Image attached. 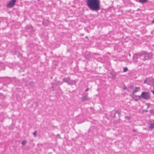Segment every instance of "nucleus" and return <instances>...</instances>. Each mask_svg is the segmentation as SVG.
<instances>
[{"mask_svg":"<svg viewBox=\"0 0 154 154\" xmlns=\"http://www.w3.org/2000/svg\"><path fill=\"white\" fill-rule=\"evenodd\" d=\"M99 0H87V5L92 11H97L100 9Z\"/></svg>","mask_w":154,"mask_h":154,"instance_id":"1","label":"nucleus"},{"mask_svg":"<svg viewBox=\"0 0 154 154\" xmlns=\"http://www.w3.org/2000/svg\"><path fill=\"white\" fill-rule=\"evenodd\" d=\"M141 58L143 60H148L152 58V56L151 53H147L145 51H143L139 54Z\"/></svg>","mask_w":154,"mask_h":154,"instance_id":"2","label":"nucleus"},{"mask_svg":"<svg viewBox=\"0 0 154 154\" xmlns=\"http://www.w3.org/2000/svg\"><path fill=\"white\" fill-rule=\"evenodd\" d=\"M139 87H136L135 89L134 90L132 93V95H134L135 93H136L137 92L139 91Z\"/></svg>","mask_w":154,"mask_h":154,"instance_id":"7","label":"nucleus"},{"mask_svg":"<svg viewBox=\"0 0 154 154\" xmlns=\"http://www.w3.org/2000/svg\"><path fill=\"white\" fill-rule=\"evenodd\" d=\"M141 97V96H138V98H139V99H140Z\"/></svg>","mask_w":154,"mask_h":154,"instance_id":"25","label":"nucleus"},{"mask_svg":"<svg viewBox=\"0 0 154 154\" xmlns=\"http://www.w3.org/2000/svg\"><path fill=\"white\" fill-rule=\"evenodd\" d=\"M128 69L127 67H125L124 68V72H126L128 71Z\"/></svg>","mask_w":154,"mask_h":154,"instance_id":"14","label":"nucleus"},{"mask_svg":"<svg viewBox=\"0 0 154 154\" xmlns=\"http://www.w3.org/2000/svg\"><path fill=\"white\" fill-rule=\"evenodd\" d=\"M52 91H54V89H53Z\"/></svg>","mask_w":154,"mask_h":154,"instance_id":"31","label":"nucleus"},{"mask_svg":"<svg viewBox=\"0 0 154 154\" xmlns=\"http://www.w3.org/2000/svg\"><path fill=\"white\" fill-rule=\"evenodd\" d=\"M152 93L153 94H154V91H152Z\"/></svg>","mask_w":154,"mask_h":154,"instance_id":"28","label":"nucleus"},{"mask_svg":"<svg viewBox=\"0 0 154 154\" xmlns=\"http://www.w3.org/2000/svg\"><path fill=\"white\" fill-rule=\"evenodd\" d=\"M30 29L32 30V26H31L30 27Z\"/></svg>","mask_w":154,"mask_h":154,"instance_id":"24","label":"nucleus"},{"mask_svg":"<svg viewBox=\"0 0 154 154\" xmlns=\"http://www.w3.org/2000/svg\"><path fill=\"white\" fill-rule=\"evenodd\" d=\"M81 101L83 102H85L88 100V97H87L86 96H83L81 98Z\"/></svg>","mask_w":154,"mask_h":154,"instance_id":"8","label":"nucleus"},{"mask_svg":"<svg viewBox=\"0 0 154 154\" xmlns=\"http://www.w3.org/2000/svg\"><path fill=\"white\" fill-rule=\"evenodd\" d=\"M132 131L133 132H136L137 131H136V130L135 129H133V130H132Z\"/></svg>","mask_w":154,"mask_h":154,"instance_id":"22","label":"nucleus"},{"mask_svg":"<svg viewBox=\"0 0 154 154\" xmlns=\"http://www.w3.org/2000/svg\"><path fill=\"white\" fill-rule=\"evenodd\" d=\"M110 74L111 75V76H114V75L112 73H110Z\"/></svg>","mask_w":154,"mask_h":154,"instance_id":"20","label":"nucleus"},{"mask_svg":"<svg viewBox=\"0 0 154 154\" xmlns=\"http://www.w3.org/2000/svg\"><path fill=\"white\" fill-rule=\"evenodd\" d=\"M37 131H35L33 133V134L34 135V136H35V137H36L37 136Z\"/></svg>","mask_w":154,"mask_h":154,"instance_id":"15","label":"nucleus"},{"mask_svg":"<svg viewBox=\"0 0 154 154\" xmlns=\"http://www.w3.org/2000/svg\"><path fill=\"white\" fill-rule=\"evenodd\" d=\"M146 2V0H139V2L142 4L145 3Z\"/></svg>","mask_w":154,"mask_h":154,"instance_id":"12","label":"nucleus"},{"mask_svg":"<svg viewBox=\"0 0 154 154\" xmlns=\"http://www.w3.org/2000/svg\"><path fill=\"white\" fill-rule=\"evenodd\" d=\"M148 81V78H146V79L144 80L143 83L144 84L147 83Z\"/></svg>","mask_w":154,"mask_h":154,"instance_id":"13","label":"nucleus"},{"mask_svg":"<svg viewBox=\"0 0 154 154\" xmlns=\"http://www.w3.org/2000/svg\"><path fill=\"white\" fill-rule=\"evenodd\" d=\"M88 94L87 93H85V94H84V96H86V97H88Z\"/></svg>","mask_w":154,"mask_h":154,"instance_id":"17","label":"nucleus"},{"mask_svg":"<svg viewBox=\"0 0 154 154\" xmlns=\"http://www.w3.org/2000/svg\"><path fill=\"white\" fill-rule=\"evenodd\" d=\"M52 88H54V86L53 85L52 86Z\"/></svg>","mask_w":154,"mask_h":154,"instance_id":"30","label":"nucleus"},{"mask_svg":"<svg viewBox=\"0 0 154 154\" xmlns=\"http://www.w3.org/2000/svg\"><path fill=\"white\" fill-rule=\"evenodd\" d=\"M147 84L149 85H154V79L152 77L148 78V81Z\"/></svg>","mask_w":154,"mask_h":154,"instance_id":"6","label":"nucleus"},{"mask_svg":"<svg viewBox=\"0 0 154 154\" xmlns=\"http://www.w3.org/2000/svg\"><path fill=\"white\" fill-rule=\"evenodd\" d=\"M133 96L132 97V98L135 101L137 100L138 99L137 98L138 97V96L136 95H133Z\"/></svg>","mask_w":154,"mask_h":154,"instance_id":"9","label":"nucleus"},{"mask_svg":"<svg viewBox=\"0 0 154 154\" xmlns=\"http://www.w3.org/2000/svg\"><path fill=\"white\" fill-rule=\"evenodd\" d=\"M16 2V0H12L7 4V7L9 8L13 7L15 4Z\"/></svg>","mask_w":154,"mask_h":154,"instance_id":"5","label":"nucleus"},{"mask_svg":"<svg viewBox=\"0 0 154 154\" xmlns=\"http://www.w3.org/2000/svg\"><path fill=\"white\" fill-rule=\"evenodd\" d=\"M127 89V88L126 87H124V88H123V89L124 90H125V89Z\"/></svg>","mask_w":154,"mask_h":154,"instance_id":"23","label":"nucleus"},{"mask_svg":"<svg viewBox=\"0 0 154 154\" xmlns=\"http://www.w3.org/2000/svg\"><path fill=\"white\" fill-rule=\"evenodd\" d=\"M128 55L130 57L131 56V54H128Z\"/></svg>","mask_w":154,"mask_h":154,"instance_id":"27","label":"nucleus"},{"mask_svg":"<svg viewBox=\"0 0 154 154\" xmlns=\"http://www.w3.org/2000/svg\"><path fill=\"white\" fill-rule=\"evenodd\" d=\"M154 128V124L151 123L150 124L149 128L150 129H153Z\"/></svg>","mask_w":154,"mask_h":154,"instance_id":"11","label":"nucleus"},{"mask_svg":"<svg viewBox=\"0 0 154 154\" xmlns=\"http://www.w3.org/2000/svg\"><path fill=\"white\" fill-rule=\"evenodd\" d=\"M89 90V88H87L85 90V91L86 92V91H88V90Z\"/></svg>","mask_w":154,"mask_h":154,"instance_id":"21","label":"nucleus"},{"mask_svg":"<svg viewBox=\"0 0 154 154\" xmlns=\"http://www.w3.org/2000/svg\"><path fill=\"white\" fill-rule=\"evenodd\" d=\"M141 97L145 100H148L150 98L149 94L147 92H143L141 94Z\"/></svg>","mask_w":154,"mask_h":154,"instance_id":"4","label":"nucleus"},{"mask_svg":"<svg viewBox=\"0 0 154 154\" xmlns=\"http://www.w3.org/2000/svg\"><path fill=\"white\" fill-rule=\"evenodd\" d=\"M43 25L44 26H47V25L45 23L44 21L42 22Z\"/></svg>","mask_w":154,"mask_h":154,"instance_id":"19","label":"nucleus"},{"mask_svg":"<svg viewBox=\"0 0 154 154\" xmlns=\"http://www.w3.org/2000/svg\"><path fill=\"white\" fill-rule=\"evenodd\" d=\"M26 140H24L21 143L22 145H24L26 143Z\"/></svg>","mask_w":154,"mask_h":154,"instance_id":"16","label":"nucleus"},{"mask_svg":"<svg viewBox=\"0 0 154 154\" xmlns=\"http://www.w3.org/2000/svg\"><path fill=\"white\" fill-rule=\"evenodd\" d=\"M57 137L58 138H60V135L59 134H57Z\"/></svg>","mask_w":154,"mask_h":154,"instance_id":"18","label":"nucleus"},{"mask_svg":"<svg viewBox=\"0 0 154 154\" xmlns=\"http://www.w3.org/2000/svg\"><path fill=\"white\" fill-rule=\"evenodd\" d=\"M85 37H86V38H88V36H86Z\"/></svg>","mask_w":154,"mask_h":154,"instance_id":"29","label":"nucleus"},{"mask_svg":"<svg viewBox=\"0 0 154 154\" xmlns=\"http://www.w3.org/2000/svg\"><path fill=\"white\" fill-rule=\"evenodd\" d=\"M63 82H66L69 85H74L75 83L74 80H71L69 77H65L62 80Z\"/></svg>","mask_w":154,"mask_h":154,"instance_id":"3","label":"nucleus"},{"mask_svg":"<svg viewBox=\"0 0 154 154\" xmlns=\"http://www.w3.org/2000/svg\"><path fill=\"white\" fill-rule=\"evenodd\" d=\"M117 113L119 116V117H120V113L118 111H115L114 112V113L113 114V116H112V117L113 118L115 117L116 116V114Z\"/></svg>","mask_w":154,"mask_h":154,"instance_id":"10","label":"nucleus"},{"mask_svg":"<svg viewBox=\"0 0 154 154\" xmlns=\"http://www.w3.org/2000/svg\"><path fill=\"white\" fill-rule=\"evenodd\" d=\"M154 23V20L152 22V23Z\"/></svg>","mask_w":154,"mask_h":154,"instance_id":"26","label":"nucleus"}]
</instances>
